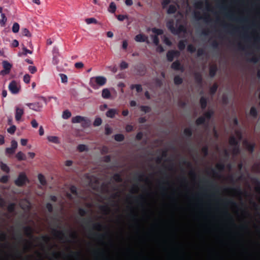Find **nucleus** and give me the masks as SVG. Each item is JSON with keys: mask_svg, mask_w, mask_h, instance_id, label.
<instances>
[{"mask_svg": "<svg viewBox=\"0 0 260 260\" xmlns=\"http://www.w3.org/2000/svg\"><path fill=\"white\" fill-rule=\"evenodd\" d=\"M30 80V77L28 75H25L24 77V80L26 83L29 82Z\"/></svg>", "mask_w": 260, "mask_h": 260, "instance_id": "63", "label": "nucleus"}, {"mask_svg": "<svg viewBox=\"0 0 260 260\" xmlns=\"http://www.w3.org/2000/svg\"><path fill=\"white\" fill-rule=\"evenodd\" d=\"M110 11L112 13H114L116 9V7L114 3H111L110 5Z\"/></svg>", "mask_w": 260, "mask_h": 260, "instance_id": "37", "label": "nucleus"}, {"mask_svg": "<svg viewBox=\"0 0 260 260\" xmlns=\"http://www.w3.org/2000/svg\"><path fill=\"white\" fill-rule=\"evenodd\" d=\"M177 6L175 5H171L169 6L167 10V13L168 14H172L175 13L177 10Z\"/></svg>", "mask_w": 260, "mask_h": 260, "instance_id": "17", "label": "nucleus"}, {"mask_svg": "<svg viewBox=\"0 0 260 260\" xmlns=\"http://www.w3.org/2000/svg\"><path fill=\"white\" fill-rule=\"evenodd\" d=\"M174 82L175 85H179L183 82V79L179 76H176L174 78Z\"/></svg>", "mask_w": 260, "mask_h": 260, "instance_id": "16", "label": "nucleus"}, {"mask_svg": "<svg viewBox=\"0 0 260 260\" xmlns=\"http://www.w3.org/2000/svg\"><path fill=\"white\" fill-rule=\"evenodd\" d=\"M235 135L239 141H240L243 139V135L241 130L237 129L235 131Z\"/></svg>", "mask_w": 260, "mask_h": 260, "instance_id": "24", "label": "nucleus"}, {"mask_svg": "<svg viewBox=\"0 0 260 260\" xmlns=\"http://www.w3.org/2000/svg\"><path fill=\"white\" fill-rule=\"evenodd\" d=\"M240 37L241 39L247 40L248 39V36L245 33H242L240 34Z\"/></svg>", "mask_w": 260, "mask_h": 260, "instance_id": "56", "label": "nucleus"}, {"mask_svg": "<svg viewBox=\"0 0 260 260\" xmlns=\"http://www.w3.org/2000/svg\"><path fill=\"white\" fill-rule=\"evenodd\" d=\"M258 58L256 56H255V55H254L252 58H251L250 59H248V61L249 62H253V63H256L258 62Z\"/></svg>", "mask_w": 260, "mask_h": 260, "instance_id": "44", "label": "nucleus"}, {"mask_svg": "<svg viewBox=\"0 0 260 260\" xmlns=\"http://www.w3.org/2000/svg\"><path fill=\"white\" fill-rule=\"evenodd\" d=\"M117 18L119 20L122 21L125 19H127V16L126 15H119L117 16Z\"/></svg>", "mask_w": 260, "mask_h": 260, "instance_id": "49", "label": "nucleus"}, {"mask_svg": "<svg viewBox=\"0 0 260 260\" xmlns=\"http://www.w3.org/2000/svg\"><path fill=\"white\" fill-rule=\"evenodd\" d=\"M207 100L204 97H202L200 99V104L202 109L205 108L207 106Z\"/></svg>", "mask_w": 260, "mask_h": 260, "instance_id": "26", "label": "nucleus"}, {"mask_svg": "<svg viewBox=\"0 0 260 260\" xmlns=\"http://www.w3.org/2000/svg\"><path fill=\"white\" fill-rule=\"evenodd\" d=\"M141 109L145 113H148L150 111V108L148 106H141Z\"/></svg>", "mask_w": 260, "mask_h": 260, "instance_id": "40", "label": "nucleus"}, {"mask_svg": "<svg viewBox=\"0 0 260 260\" xmlns=\"http://www.w3.org/2000/svg\"><path fill=\"white\" fill-rule=\"evenodd\" d=\"M102 96L104 98H109L111 96V93L109 89H104L102 91Z\"/></svg>", "mask_w": 260, "mask_h": 260, "instance_id": "22", "label": "nucleus"}, {"mask_svg": "<svg viewBox=\"0 0 260 260\" xmlns=\"http://www.w3.org/2000/svg\"><path fill=\"white\" fill-rule=\"evenodd\" d=\"M23 114V111L21 109H17L16 110V119L17 120H19Z\"/></svg>", "mask_w": 260, "mask_h": 260, "instance_id": "31", "label": "nucleus"}, {"mask_svg": "<svg viewBox=\"0 0 260 260\" xmlns=\"http://www.w3.org/2000/svg\"><path fill=\"white\" fill-rule=\"evenodd\" d=\"M10 90L13 93H17L19 91V88L17 86L16 83L12 81L9 85Z\"/></svg>", "mask_w": 260, "mask_h": 260, "instance_id": "9", "label": "nucleus"}, {"mask_svg": "<svg viewBox=\"0 0 260 260\" xmlns=\"http://www.w3.org/2000/svg\"><path fill=\"white\" fill-rule=\"evenodd\" d=\"M179 52L177 51H170L167 53V56L168 60L172 61L174 57L179 56Z\"/></svg>", "mask_w": 260, "mask_h": 260, "instance_id": "4", "label": "nucleus"}, {"mask_svg": "<svg viewBox=\"0 0 260 260\" xmlns=\"http://www.w3.org/2000/svg\"><path fill=\"white\" fill-rule=\"evenodd\" d=\"M205 117L204 116L199 117L196 121V123L197 125H200L202 124L205 121Z\"/></svg>", "mask_w": 260, "mask_h": 260, "instance_id": "32", "label": "nucleus"}, {"mask_svg": "<svg viewBox=\"0 0 260 260\" xmlns=\"http://www.w3.org/2000/svg\"><path fill=\"white\" fill-rule=\"evenodd\" d=\"M237 47L238 50L241 51H245L246 48L240 42L238 43L237 44Z\"/></svg>", "mask_w": 260, "mask_h": 260, "instance_id": "39", "label": "nucleus"}, {"mask_svg": "<svg viewBox=\"0 0 260 260\" xmlns=\"http://www.w3.org/2000/svg\"><path fill=\"white\" fill-rule=\"evenodd\" d=\"M217 86L216 84L213 85L211 88H210V92L212 94H213L215 92V91L217 90Z\"/></svg>", "mask_w": 260, "mask_h": 260, "instance_id": "46", "label": "nucleus"}, {"mask_svg": "<svg viewBox=\"0 0 260 260\" xmlns=\"http://www.w3.org/2000/svg\"><path fill=\"white\" fill-rule=\"evenodd\" d=\"M19 29V25L17 23L14 24L12 28L13 31L14 32H17Z\"/></svg>", "mask_w": 260, "mask_h": 260, "instance_id": "35", "label": "nucleus"}, {"mask_svg": "<svg viewBox=\"0 0 260 260\" xmlns=\"http://www.w3.org/2000/svg\"><path fill=\"white\" fill-rule=\"evenodd\" d=\"M243 144L250 153H252L253 152L255 146V143H251L249 142L247 140H245L243 141Z\"/></svg>", "mask_w": 260, "mask_h": 260, "instance_id": "3", "label": "nucleus"}, {"mask_svg": "<svg viewBox=\"0 0 260 260\" xmlns=\"http://www.w3.org/2000/svg\"><path fill=\"white\" fill-rule=\"evenodd\" d=\"M135 87L136 88V90H137V92H139L142 91V88L141 85H136L135 86Z\"/></svg>", "mask_w": 260, "mask_h": 260, "instance_id": "62", "label": "nucleus"}, {"mask_svg": "<svg viewBox=\"0 0 260 260\" xmlns=\"http://www.w3.org/2000/svg\"><path fill=\"white\" fill-rule=\"evenodd\" d=\"M2 169L6 172H8L9 171V168L6 165H2Z\"/></svg>", "mask_w": 260, "mask_h": 260, "instance_id": "59", "label": "nucleus"}, {"mask_svg": "<svg viewBox=\"0 0 260 260\" xmlns=\"http://www.w3.org/2000/svg\"><path fill=\"white\" fill-rule=\"evenodd\" d=\"M239 142L237 139L234 137H229V145H233V146L239 145Z\"/></svg>", "mask_w": 260, "mask_h": 260, "instance_id": "11", "label": "nucleus"}, {"mask_svg": "<svg viewBox=\"0 0 260 260\" xmlns=\"http://www.w3.org/2000/svg\"><path fill=\"white\" fill-rule=\"evenodd\" d=\"M152 31L155 33L156 35H161L163 32L162 30L161 29H156V28H153Z\"/></svg>", "mask_w": 260, "mask_h": 260, "instance_id": "41", "label": "nucleus"}, {"mask_svg": "<svg viewBox=\"0 0 260 260\" xmlns=\"http://www.w3.org/2000/svg\"><path fill=\"white\" fill-rule=\"evenodd\" d=\"M175 29L176 30V32L174 33L175 34H179L185 30L184 27L182 25H179L178 26L176 25Z\"/></svg>", "mask_w": 260, "mask_h": 260, "instance_id": "27", "label": "nucleus"}, {"mask_svg": "<svg viewBox=\"0 0 260 260\" xmlns=\"http://www.w3.org/2000/svg\"><path fill=\"white\" fill-rule=\"evenodd\" d=\"M38 179L39 181L40 184L42 186H46L47 184V180L45 177L42 174H39L38 175Z\"/></svg>", "mask_w": 260, "mask_h": 260, "instance_id": "7", "label": "nucleus"}, {"mask_svg": "<svg viewBox=\"0 0 260 260\" xmlns=\"http://www.w3.org/2000/svg\"><path fill=\"white\" fill-rule=\"evenodd\" d=\"M71 116V113L68 111H66L64 112L63 114V118L64 119H67L70 117Z\"/></svg>", "mask_w": 260, "mask_h": 260, "instance_id": "43", "label": "nucleus"}, {"mask_svg": "<svg viewBox=\"0 0 260 260\" xmlns=\"http://www.w3.org/2000/svg\"><path fill=\"white\" fill-rule=\"evenodd\" d=\"M18 146L17 143L15 140H12L11 141V146L10 148H8L6 149V151L8 153L13 154L15 152L16 149L17 148Z\"/></svg>", "mask_w": 260, "mask_h": 260, "instance_id": "5", "label": "nucleus"}, {"mask_svg": "<svg viewBox=\"0 0 260 260\" xmlns=\"http://www.w3.org/2000/svg\"><path fill=\"white\" fill-rule=\"evenodd\" d=\"M249 114L253 118H256L258 115L257 110L254 107H252L250 108Z\"/></svg>", "mask_w": 260, "mask_h": 260, "instance_id": "18", "label": "nucleus"}, {"mask_svg": "<svg viewBox=\"0 0 260 260\" xmlns=\"http://www.w3.org/2000/svg\"><path fill=\"white\" fill-rule=\"evenodd\" d=\"M153 42L156 45H158V39L156 36L153 37Z\"/></svg>", "mask_w": 260, "mask_h": 260, "instance_id": "60", "label": "nucleus"}, {"mask_svg": "<svg viewBox=\"0 0 260 260\" xmlns=\"http://www.w3.org/2000/svg\"><path fill=\"white\" fill-rule=\"evenodd\" d=\"M70 189H71V192L73 193H74L75 194H77V189L75 186H72L71 187Z\"/></svg>", "mask_w": 260, "mask_h": 260, "instance_id": "61", "label": "nucleus"}, {"mask_svg": "<svg viewBox=\"0 0 260 260\" xmlns=\"http://www.w3.org/2000/svg\"><path fill=\"white\" fill-rule=\"evenodd\" d=\"M164 41V42L168 45L170 46L171 45V42L169 40L168 38H167L166 36H163Z\"/></svg>", "mask_w": 260, "mask_h": 260, "instance_id": "51", "label": "nucleus"}, {"mask_svg": "<svg viewBox=\"0 0 260 260\" xmlns=\"http://www.w3.org/2000/svg\"><path fill=\"white\" fill-rule=\"evenodd\" d=\"M194 78L196 80V81L199 83L200 84L202 82V77L201 74L199 73H195L194 74Z\"/></svg>", "mask_w": 260, "mask_h": 260, "instance_id": "28", "label": "nucleus"}, {"mask_svg": "<svg viewBox=\"0 0 260 260\" xmlns=\"http://www.w3.org/2000/svg\"><path fill=\"white\" fill-rule=\"evenodd\" d=\"M248 193L243 191L240 186L238 185L234 188H231L229 185V260H230V223L232 216L230 213V206H233L237 210L241 211L243 215H249L245 209V205L242 200V196H247Z\"/></svg>", "mask_w": 260, "mask_h": 260, "instance_id": "1", "label": "nucleus"}, {"mask_svg": "<svg viewBox=\"0 0 260 260\" xmlns=\"http://www.w3.org/2000/svg\"><path fill=\"white\" fill-rule=\"evenodd\" d=\"M233 152L234 155H238L240 153V149L239 145L234 146Z\"/></svg>", "mask_w": 260, "mask_h": 260, "instance_id": "29", "label": "nucleus"}, {"mask_svg": "<svg viewBox=\"0 0 260 260\" xmlns=\"http://www.w3.org/2000/svg\"><path fill=\"white\" fill-rule=\"evenodd\" d=\"M48 139L50 141H52L54 143H56L58 141L57 137L54 136H51L49 137Z\"/></svg>", "mask_w": 260, "mask_h": 260, "instance_id": "45", "label": "nucleus"}, {"mask_svg": "<svg viewBox=\"0 0 260 260\" xmlns=\"http://www.w3.org/2000/svg\"><path fill=\"white\" fill-rule=\"evenodd\" d=\"M133 130V126L132 125H126L125 126V131L127 132H132Z\"/></svg>", "mask_w": 260, "mask_h": 260, "instance_id": "47", "label": "nucleus"}, {"mask_svg": "<svg viewBox=\"0 0 260 260\" xmlns=\"http://www.w3.org/2000/svg\"><path fill=\"white\" fill-rule=\"evenodd\" d=\"M102 121V119L100 118H96L93 122V125L95 126H99L101 124Z\"/></svg>", "mask_w": 260, "mask_h": 260, "instance_id": "36", "label": "nucleus"}, {"mask_svg": "<svg viewBox=\"0 0 260 260\" xmlns=\"http://www.w3.org/2000/svg\"><path fill=\"white\" fill-rule=\"evenodd\" d=\"M77 150L80 152H87L88 151V147L85 144H80L77 146Z\"/></svg>", "mask_w": 260, "mask_h": 260, "instance_id": "13", "label": "nucleus"}, {"mask_svg": "<svg viewBox=\"0 0 260 260\" xmlns=\"http://www.w3.org/2000/svg\"><path fill=\"white\" fill-rule=\"evenodd\" d=\"M8 180V177L7 176H4L1 179V182L3 183H6Z\"/></svg>", "mask_w": 260, "mask_h": 260, "instance_id": "55", "label": "nucleus"}, {"mask_svg": "<svg viewBox=\"0 0 260 260\" xmlns=\"http://www.w3.org/2000/svg\"><path fill=\"white\" fill-rule=\"evenodd\" d=\"M85 121V119L83 117H81V116H79L74 117L72 120V121L74 123H79V122H80L82 121Z\"/></svg>", "mask_w": 260, "mask_h": 260, "instance_id": "21", "label": "nucleus"}, {"mask_svg": "<svg viewBox=\"0 0 260 260\" xmlns=\"http://www.w3.org/2000/svg\"><path fill=\"white\" fill-rule=\"evenodd\" d=\"M27 181V177L24 174H21L15 181V184L19 186L23 185Z\"/></svg>", "mask_w": 260, "mask_h": 260, "instance_id": "2", "label": "nucleus"}, {"mask_svg": "<svg viewBox=\"0 0 260 260\" xmlns=\"http://www.w3.org/2000/svg\"><path fill=\"white\" fill-rule=\"evenodd\" d=\"M4 67L5 68V70L2 71V73L3 74H6L9 72L10 69L11 68V65L8 62L4 61Z\"/></svg>", "mask_w": 260, "mask_h": 260, "instance_id": "12", "label": "nucleus"}, {"mask_svg": "<svg viewBox=\"0 0 260 260\" xmlns=\"http://www.w3.org/2000/svg\"><path fill=\"white\" fill-rule=\"evenodd\" d=\"M217 71V67L214 66H211L209 70V75L211 77H213L216 74Z\"/></svg>", "mask_w": 260, "mask_h": 260, "instance_id": "19", "label": "nucleus"}, {"mask_svg": "<svg viewBox=\"0 0 260 260\" xmlns=\"http://www.w3.org/2000/svg\"><path fill=\"white\" fill-rule=\"evenodd\" d=\"M170 2V0H163L162 5L164 8H165Z\"/></svg>", "mask_w": 260, "mask_h": 260, "instance_id": "53", "label": "nucleus"}, {"mask_svg": "<svg viewBox=\"0 0 260 260\" xmlns=\"http://www.w3.org/2000/svg\"><path fill=\"white\" fill-rule=\"evenodd\" d=\"M251 181L253 184L256 185L255 190L260 193V181L256 177L251 179Z\"/></svg>", "mask_w": 260, "mask_h": 260, "instance_id": "8", "label": "nucleus"}, {"mask_svg": "<svg viewBox=\"0 0 260 260\" xmlns=\"http://www.w3.org/2000/svg\"><path fill=\"white\" fill-rule=\"evenodd\" d=\"M16 130L15 126H12L8 129V132L9 133L13 134Z\"/></svg>", "mask_w": 260, "mask_h": 260, "instance_id": "50", "label": "nucleus"}, {"mask_svg": "<svg viewBox=\"0 0 260 260\" xmlns=\"http://www.w3.org/2000/svg\"><path fill=\"white\" fill-rule=\"evenodd\" d=\"M167 26L169 29L171 31L172 33H175L176 32V30L175 27H173V20H169L167 23Z\"/></svg>", "mask_w": 260, "mask_h": 260, "instance_id": "15", "label": "nucleus"}, {"mask_svg": "<svg viewBox=\"0 0 260 260\" xmlns=\"http://www.w3.org/2000/svg\"><path fill=\"white\" fill-rule=\"evenodd\" d=\"M135 40L138 42H146L149 43L148 37L142 34H138L135 37Z\"/></svg>", "mask_w": 260, "mask_h": 260, "instance_id": "6", "label": "nucleus"}, {"mask_svg": "<svg viewBox=\"0 0 260 260\" xmlns=\"http://www.w3.org/2000/svg\"><path fill=\"white\" fill-rule=\"evenodd\" d=\"M106 78L103 77H97L95 78V82L99 85H103L106 82Z\"/></svg>", "mask_w": 260, "mask_h": 260, "instance_id": "14", "label": "nucleus"}, {"mask_svg": "<svg viewBox=\"0 0 260 260\" xmlns=\"http://www.w3.org/2000/svg\"><path fill=\"white\" fill-rule=\"evenodd\" d=\"M228 168H229V183L231 181L232 178V175L230 174V172H231V169H232V165H231V163L230 162L229 160V167H228Z\"/></svg>", "mask_w": 260, "mask_h": 260, "instance_id": "34", "label": "nucleus"}, {"mask_svg": "<svg viewBox=\"0 0 260 260\" xmlns=\"http://www.w3.org/2000/svg\"><path fill=\"white\" fill-rule=\"evenodd\" d=\"M184 134L187 137H190L192 134V132L190 128H185L183 131Z\"/></svg>", "mask_w": 260, "mask_h": 260, "instance_id": "33", "label": "nucleus"}, {"mask_svg": "<svg viewBox=\"0 0 260 260\" xmlns=\"http://www.w3.org/2000/svg\"><path fill=\"white\" fill-rule=\"evenodd\" d=\"M128 63L125 61H122L120 63V68L122 69H126L128 67Z\"/></svg>", "mask_w": 260, "mask_h": 260, "instance_id": "42", "label": "nucleus"}, {"mask_svg": "<svg viewBox=\"0 0 260 260\" xmlns=\"http://www.w3.org/2000/svg\"><path fill=\"white\" fill-rule=\"evenodd\" d=\"M237 228L241 231H245L249 230L248 226L247 223L241 224L239 225Z\"/></svg>", "mask_w": 260, "mask_h": 260, "instance_id": "25", "label": "nucleus"}, {"mask_svg": "<svg viewBox=\"0 0 260 260\" xmlns=\"http://www.w3.org/2000/svg\"><path fill=\"white\" fill-rule=\"evenodd\" d=\"M185 44L184 42L181 41L179 43L178 47L180 49L182 50L185 48Z\"/></svg>", "mask_w": 260, "mask_h": 260, "instance_id": "48", "label": "nucleus"}, {"mask_svg": "<svg viewBox=\"0 0 260 260\" xmlns=\"http://www.w3.org/2000/svg\"><path fill=\"white\" fill-rule=\"evenodd\" d=\"M178 105L180 107L184 108L186 106V103L184 101H180Z\"/></svg>", "mask_w": 260, "mask_h": 260, "instance_id": "54", "label": "nucleus"}, {"mask_svg": "<svg viewBox=\"0 0 260 260\" xmlns=\"http://www.w3.org/2000/svg\"><path fill=\"white\" fill-rule=\"evenodd\" d=\"M116 114H117V111L116 110L110 109L107 112L106 115L108 117L113 118Z\"/></svg>", "mask_w": 260, "mask_h": 260, "instance_id": "20", "label": "nucleus"}, {"mask_svg": "<svg viewBox=\"0 0 260 260\" xmlns=\"http://www.w3.org/2000/svg\"><path fill=\"white\" fill-rule=\"evenodd\" d=\"M187 50L190 52H193L195 51V48L191 45H189L187 47Z\"/></svg>", "mask_w": 260, "mask_h": 260, "instance_id": "58", "label": "nucleus"}, {"mask_svg": "<svg viewBox=\"0 0 260 260\" xmlns=\"http://www.w3.org/2000/svg\"><path fill=\"white\" fill-rule=\"evenodd\" d=\"M61 80L63 82H67V77L64 75H61Z\"/></svg>", "mask_w": 260, "mask_h": 260, "instance_id": "64", "label": "nucleus"}, {"mask_svg": "<svg viewBox=\"0 0 260 260\" xmlns=\"http://www.w3.org/2000/svg\"><path fill=\"white\" fill-rule=\"evenodd\" d=\"M106 134L107 135H109L112 133V129L108 126L106 127L105 128Z\"/></svg>", "mask_w": 260, "mask_h": 260, "instance_id": "52", "label": "nucleus"}, {"mask_svg": "<svg viewBox=\"0 0 260 260\" xmlns=\"http://www.w3.org/2000/svg\"><path fill=\"white\" fill-rule=\"evenodd\" d=\"M114 139L117 142H121L124 140V136L122 134H116L114 136Z\"/></svg>", "mask_w": 260, "mask_h": 260, "instance_id": "23", "label": "nucleus"}, {"mask_svg": "<svg viewBox=\"0 0 260 260\" xmlns=\"http://www.w3.org/2000/svg\"><path fill=\"white\" fill-rule=\"evenodd\" d=\"M243 165L242 162H240L238 164V166H237L238 170L240 173H241V171L243 168Z\"/></svg>", "mask_w": 260, "mask_h": 260, "instance_id": "57", "label": "nucleus"}, {"mask_svg": "<svg viewBox=\"0 0 260 260\" xmlns=\"http://www.w3.org/2000/svg\"><path fill=\"white\" fill-rule=\"evenodd\" d=\"M16 157L18 160H23L24 159V154L22 152H19L16 154Z\"/></svg>", "mask_w": 260, "mask_h": 260, "instance_id": "38", "label": "nucleus"}, {"mask_svg": "<svg viewBox=\"0 0 260 260\" xmlns=\"http://www.w3.org/2000/svg\"><path fill=\"white\" fill-rule=\"evenodd\" d=\"M213 114L214 112L213 111L209 110L204 114V117H205V118H206L207 119H209L212 117Z\"/></svg>", "mask_w": 260, "mask_h": 260, "instance_id": "30", "label": "nucleus"}, {"mask_svg": "<svg viewBox=\"0 0 260 260\" xmlns=\"http://www.w3.org/2000/svg\"><path fill=\"white\" fill-rule=\"evenodd\" d=\"M171 68L175 70H181V71L183 70V67L178 61L174 62L171 65Z\"/></svg>", "mask_w": 260, "mask_h": 260, "instance_id": "10", "label": "nucleus"}]
</instances>
